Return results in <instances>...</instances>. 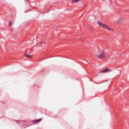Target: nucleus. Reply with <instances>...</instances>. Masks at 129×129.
Returning a JSON list of instances; mask_svg holds the SVG:
<instances>
[{
	"label": "nucleus",
	"mask_w": 129,
	"mask_h": 129,
	"mask_svg": "<svg viewBox=\"0 0 129 129\" xmlns=\"http://www.w3.org/2000/svg\"><path fill=\"white\" fill-rule=\"evenodd\" d=\"M98 24L99 26H100L102 27V28H103L104 29H105L106 30H108V31H112V28L111 27L105 25L103 23H101L100 21H98Z\"/></svg>",
	"instance_id": "obj_1"
},
{
	"label": "nucleus",
	"mask_w": 129,
	"mask_h": 129,
	"mask_svg": "<svg viewBox=\"0 0 129 129\" xmlns=\"http://www.w3.org/2000/svg\"><path fill=\"white\" fill-rule=\"evenodd\" d=\"M113 21L114 23H122V21H123V18L122 17L120 18L119 19L117 18V17H114Z\"/></svg>",
	"instance_id": "obj_2"
},
{
	"label": "nucleus",
	"mask_w": 129,
	"mask_h": 129,
	"mask_svg": "<svg viewBox=\"0 0 129 129\" xmlns=\"http://www.w3.org/2000/svg\"><path fill=\"white\" fill-rule=\"evenodd\" d=\"M101 55L102 56V58H106V52L105 51L103 50L101 53Z\"/></svg>",
	"instance_id": "obj_3"
},
{
	"label": "nucleus",
	"mask_w": 129,
	"mask_h": 129,
	"mask_svg": "<svg viewBox=\"0 0 129 129\" xmlns=\"http://www.w3.org/2000/svg\"><path fill=\"white\" fill-rule=\"evenodd\" d=\"M16 122L20 123V124H25V122H24V121L16 120Z\"/></svg>",
	"instance_id": "obj_4"
},
{
	"label": "nucleus",
	"mask_w": 129,
	"mask_h": 129,
	"mask_svg": "<svg viewBox=\"0 0 129 129\" xmlns=\"http://www.w3.org/2000/svg\"><path fill=\"white\" fill-rule=\"evenodd\" d=\"M104 70L105 73H107V72H111V71H112V70H110L109 68L105 69Z\"/></svg>",
	"instance_id": "obj_5"
},
{
	"label": "nucleus",
	"mask_w": 129,
	"mask_h": 129,
	"mask_svg": "<svg viewBox=\"0 0 129 129\" xmlns=\"http://www.w3.org/2000/svg\"><path fill=\"white\" fill-rule=\"evenodd\" d=\"M41 120H42V118H40V119H38L34 120L32 121V122L38 123V122H40V121H41Z\"/></svg>",
	"instance_id": "obj_6"
},
{
	"label": "nucleus",
	"mask_w": 129,
	"mask_h": 129,
	"mask_svg": "<svg viewBox=\"0 0 129 129\" xmlns=\"http://www.w3.org/2000/svg\"><path fill=\"white\" fill-rule=\"evenodd\" d=\"M25 56L28 58H31L32 57V55H30L29 54H25Z\"/></svg>",
	"instance_id": "obj_7"
},
{
	"label": "nucleus",
	"mask_w": 129,
	"mask_h": 129,
	"mask_svg": "<svg viewBox=\"0 0 129 129\" xmlns=\"http://www.w3.org/2000/svg\"><path fill=\"white\" fill-rule=\"evenodd\" d=\"M97 56L98 58H99V59H101V58H102L101 54H97Z\"/></svg>",
	"instance_id": "obj_8"
},
{
	"label": "nucleus",
	"mask_w": 129,
	"mask_h": 129,
	"mask_svg": "<svg viewBox=\"0 0 129 129\" xmlns=\"http://www.w3.org/2000/svg\"><path fill=\"white\" fill-rule=\"evenodd\" d=\"M81 0H72L73 3H77V2H80Z\"/></svg>",
	"instance_id": "obj_9"
},
{
	"label": "nucleus",
	"mask_w": 129,
	"mask_h": 129,
	"mask_svg": "<svg viewBox=\"0 0 129 129\" xmlns=\"http://www.w3.org/2000/svg\"><path fill=\"white\" fill-rule=\"evenodd\" d=\"M100 73H105V70H103V71H101L100 72Z\"/></svg>",
	"instance_id": "obj_10"
},
{
	"label": "nucleus",
	"mask_w": 129,
	"mask_h": 129,
	"mask_svg": "<svg viewBox=\"0 0 129 129\" xmlns=\"http://www.w3.org/2000/svg\"><path fill=\"white\" fill-rule=\"evenodd\" d=\"M13 25V23L12 22H10V23H9V26H12Z\"/></svg>",
	"instance_id": "obj_11"
},
{
	"label": "nucleus",
	"mask_w": 129,
	"mask_h": 129,
	"mask_svg": "<svg viewBox=\"0 0 129 129\" xmlns=\"http://www.w3.org/2000/svg\"><path fill=\"white\" fill-rule=\"evenodd\" d=\"M43 44V42H41L40 43V45H42Z\"/></svg>",
	"instance_id": "obj_12"
},
{
	"label": "nucleus",
	"mask_w": 129,
	"mask_h": 129,
	"mask_svg": "<svg viewBox=\"0 0 129 129\" xmlns=\"http://www.w3.org/2000/svg\"><path fill=\"white\" fill-rule=\"evenodd\" d=\"M79 40L81 41V40H80V39H79Z\"/></svg>",
	"instance_id": "obj_13"
}]
</instances>
